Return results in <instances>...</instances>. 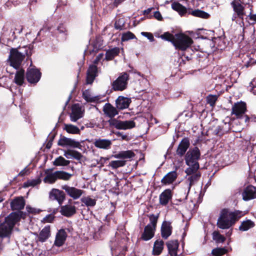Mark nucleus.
I'll use <instances>...</instances> for the list:
<instances>
[{
	"mask_svg": "<svg viewBox=\"0 0 256 256\" xmlns=\"http://www.w3.org/2000/svg\"><path fill=\"white\" fill-rule=\"evenodd\" d=\"M104 114L110 118L108 120L110 126H114L118 130H126L131 129L136 126V124L134 120H119L115 118H112L118 114L116 109L110 103H106L103 107Z\"/></svg>",
	"mask_w": 256,
	"mask_h": 256,
	"instance_id": "f257e3e1",
	"label": "nucleus"
},
{
	"mask_svg": "<svg viewBox=\"0 0 256 256\" xmlns=\"http://www.w3.org/2000/svg\"><path fill=\"white\" fill-rule=\"evenodd\" d=\"M22 212H13L5 218V221L0 224V238H8L11 234L16 224L20 220Z\"/></svg>",
	"mask_w": 256,
	"mask_h": 256,
	"instance_id": "f03ea898",
	"label": "nucleus"
},
{
	"mask_svg": "<svg viewBox=\"0 0 256 256\" xmlns=\"http://www.w3.org/2000/svg\"><path fill=\"white\" fill-rule=\"evenodd\" d=\"M200 155V151L198 148L195 147L193 149H190L186 154L185 160L186 164L189 166L185 172L187 174H191L198 170L200 168L198 162Z\"/></svg>",
	"mask_w": 256,
	"mask_h": 256,
	"instance_id": "7ed1b4c3",
	"label": "nucleus"
},
{
	"mask_svg": "<svg viewBox=\"0 0 256 256\" xmlns=\"http://www.w3.org/2000/svg\"><path fill=\"white\" fill-rule=\"evenodd\" d=\"M238 212H230L222 210L217 222L218 226L222 229H228L238 220Z\"/></svg>",
	"mask_w": 256,
	"mask_h": 256,
	"instance_id": "20e7f679",
	"label": "nucleus"
},
{
	"mask_svg": "<svg viewBox=\"0 0 256 256\" xmlns=\"http://www.w3.org/2000/svg\"><path fill=\"white\" fill-rule=\"evenodd\" d=\"M149 218L150 223L144 228V231L141 236V238L145 241L148 240L154 237L158 220V216L154 214L150 215Z\"/></svg>",
	"mask_w": 256,
	"mask_h": 256,
	"instance_id": "39448f33",
	"label": "nucleus"
},
{
	"mask_svg": "<svg viewBox=\"0 0 256 256\" xmlns=\"http://www.w3.org/2000/svg\"><path fill=\"white\" fill-rule=\"evenodd\" d=\"M192 40L183 34H176L174 46L176 49L184 50L192 44Z\"/></svg>",
	"mask_w": 256,
	"mask_h": 256,
	"instance_id": "423d86ee",
	"label": "nucleus"
},
{
	"mask_svg": "<svg viewBox=\"0 0 256 256\" xmlns=\"http://www.w3.org/2000/svg\"><path fill=\"white\" fill-rule=\"evenodd\" d=\"M24 55L18 51L16 48H12L9 56L10 66L15 69H18L24 58Z\"/></svg>",
	"mask_w": 256,
	"mask_h": 256,
	"instance_id": "0eeeda50",
	"label": "nucleus"
},
{
	"mask_svg": "<svg viewBox=\"0 0 256 256\" xmlns=\"http://www.w3.org/2000/svg\"><path fill=\"white\" fill-rule=\"evenodd\" d=\"M129 76L126 72L122 73L120 76L113 82L112 89L114 91H122L125 90L128 85Z\"/></svg>",
	"mask_w": 256,
	"mask_h": 256,
	"instance_id": "6e6552de",
	"label": "nucleus"
},
{
	"mask_svg": "<svg viewBox=\"0 0 256 256\" xmlns=\"http://www.w3.org/2000/svg\"><path fill=\"white\" fill-rule=\"evenodd\" d=\"M62 188L73 200L78 199L84 192V191L74 186H70L67 184L62 186Z\"/></svg>",
	"mask_w": 256,
	"mask_h": 256,
	"instance_id": "1a4fd4ad",
	"label": "nucleus"
},
{
	"mask_svg": "<svg viewBox=\"0 0 256 256\" xmlns=\"http://www.w3.org/2000/svg\"><path fill=\"white\" fill-rule=\"evenodd\" d=\"M58 144L62 146H70L72 148H80L81 145L80 142L74 139L61 136L58 141Z\"/></svg>",
	"mask_w": 256,
	"mask_h": 256,
	"instance_id": "9d476101",
	"label": "nucleus"
},
{
	"mask_svg": "<svg viewBox=\"0 0 256 256\" xmlns=\"http://www.w3.org/2000/svg\"><path fill=\"white\" fill-rule=\"evenodd\" d=\"M49 198L51 200H56L60 205H62L66 199V195L63 191L52 188L49 193Z\"/></svg>",
	"mask_w": 256,
	"mask_h": 256,
	"instance_id": "9b49d317",
	"label": "nucleus"
},
{
	"mask_svg": "<svg viewBox=\"0 0 256 256\" xmlns=\"http://www.w3.org/2000/svg\"><path fill=\"white\" fill-rule=\"evenodd\" d=\"M84 116V111L79 104H74L72 106V112L70 114V120L74 122L77 121Z\"/></svg>",
	"mask_w": 256,
	"mask_h": 256,
	"instance_id": "f8f14e48",
	"label": "nucleus"
},
{
	"mask_svg": "<svg viewBox=\"0 0 256 256\" xmlns=\"http://www.w3.org/2000/svg\"><path fill=\"white\" fill-rule=\"evenodd\" d=\"M41 74L36 69L28 68V70L26 77L28 81L30 83H36L40 78Z\"/></svg>",
	"mask_w": 256,
	"mask_h": 256,
	"instance_id": "ddd939ff",
	"label": "nucleus"
},
{
	"mask_svg": "<svg viewBox=\"0 0 256 256\" xmlns=\"http://www.w3.org/2000/svg\"><path fill=\"white\" fill-rule=\"evenodd\" d=\"M242 196L243 200L246 201L256 198V188L252 186H247L242 192Z\"/></svg>",
	"mask_w": 256,
	"mask_h": 256,
	"instance_id": "4468645a",
	"label": "nucleus"
},
{
	"mask_svg": "<svg viewBox=\"0 0 256 256\" xmlns=\"http://www.w3.org/2000/svg\"><path fill=\"white\" fill-rule=\"evenodd\" d=\"M246 111V104L240 102L235 104L232 108V114H235L238 118H240Z\"/></svg>",
	"mask_w": 256,
	"mask_h": 256,
	"instance_id": "2eb2a0df",
	"label": "nucleus"
},
{
	"mask_svg": "<svg viewBox=\"0 0 256 256\" xmlns=\"http://www.w3.org/2000/svg\"><path fill=\"white\" fill-rule=\"evenodd\" d=\"M231 6L237 16L243 20L244 16L245 15L244 6L238 0H234L231 2Z\"/></svg>",
	"mask_w": 256,
	"mask_h": 256,
	"instance_id": "dca6fc26",
	"label": "nucleus"
},
{
	"mask_svg": "<svg viewBox=\"0 0 256 256\" xmlns=\"http://www.w3.org/2000/svg\"><path fill=\"white\" fill-rule=\"evenodd\" d=\"M190 141L188 138H183L179 144L176 151V154L179 156H182L185 154L190 146Z\"/></svg>",
	"mask_w": 256,
	"mask_h": 256,
	"instance_id": "f3484780",
	"label": "nucleus"
},
{
	"mask_svg": "<svg viewBox=\"0 0 256 256\" xmlns=\"http://www.w3.org/2000/svg\"><path fill=\"white\" fill-rule=\"evenodd\" d=\"M172 227L171 222L168 221H164L161 226V234L162 236L167 239L172 234Z\"/></svg>",
	"mask_w": 256,
	"mask_h": 256,
	"instance_id": "a211bd4d",
	"label": "nucleus"
},
{
	"mask_svg": "<svg viewBox=\"0 0 256 256\" xmlns=\"http://www.w3.org/2000/svg\"><path fill=\"white\" fill-rule=\"evenodd\" d=\"M76 212V207L70 204H66L60 207V212L66 217H70Z\"/></svg>",
	"mask_w": 256,
	"mask_h": 256,
	"instance_id": "6ab92c4d",
	"label": "nucleus"
},
{
	"mask_svg": "<svg viewBox=\"0 0 256 256\" xmlns=\"http://www.w3.org/2000/svg\"><path fill=\"white\" fill-rule=\"evenodd\" d=\"M172 191L170 189L164 190L160 195L159 197L160 204L162 206L166 205L169 200L172 198Z\"/></svg>",
	"mask_w": 256,
	"mask_h": 256,
	"instance_id": "aec40b11",
	"label": "nucleus"
},
{
	"mask_svg": "<svg viewBox=\"0 0 256 256\" xmlns=\"http://www.w3.org/2000/svg\"><path fill=\"white\" fill-rule=\"evenodd\" d=\"M94 145L96 148L108 150L110 148L112 145L111 140L107 139H96L94 142Z\"/></svg>",
	"mask_w": 256,
	"mask_h": 256,
	"instance_id": "412c9836",
	"label": "nucleus"
},
{
	"mask_svg": "<svg viewBox=\"0 0 256 256\" xmlns=\"http://www.w3.org/2000/svg\"><path fill=\"white\" fill-rule=\"evenodd\" d=\"M25 202L22 197L14 198L10 202V206L12 210H21L24 208Z\"/></svg>",
	"mask_w": 256,
	"mask_h": 256,
	"instance_id": "4be33fe9",
	"label": "nucleus"
},
{
	"mask_svg": "<svg viewBox=\"0 0 256 256\" xmlns=\"http://www.w3.org/2000/svg\"><path fill=\"white\" fill-rule=\"evenodd\" d=\"M67 234L65 230L63 229L60 230L57 233L54 241V245L58 246H60L64 244Z\"/></svg>",
	"mask_w": 256,
	"mask_h": 256,
	"instance_id": "5701e85b",
	"label": "nucleus"
},
{
	"mask_svg": "<svg viewBox=\"0 0 256 256\" xmlns=\"http://www.w3.org/2000/svg\"><path fill=\"white\" fill-rule=\"evenodd\" d=\"M97 73V67L94 65L90 66L87 71L86 83L91 84L94 82Z\"/></svg>",
	"mask_w": 256,
	"mask_h": 256,
	"instance_id": "b1692460",
	"label": "nucleus"
},
{
	"mask_svg": "<svg viewBox=\"0 0 256 256\" xmlns=\"http://www.w3.org/2000/svg\"><path fill=\"white\" fill-rule=\"evenodd\" d=\"M116 108L120 110L128 108L130 103V100L124 96H119L116 101Z\"/></svg>",
	"mask_w": 256,
	"mask_h": 256,
	"instance_id": "393cba45",
	"label": "nucleus"
},
{
	"mask_svg": "<svg viewBox=\"0 0 256 256\" xmlns=\"http://www.w3.org/2000/svg\"><path fill=\"white\" fill-rule=\"evenodd\" d=\"M82 97L87 102H98L100 100V96H93L89 90H86L82 92Z\"/></svg>",
	"mask_w": 256,
	"mask_h": 256,
	"instance_id": "a878e982",
	"label": "nucleus"
},
{
	"mask_svg": "<svg viewBox=\"0 0 256 256\" xmlns=\"http://www.w3.org/2000/svg\"><path fill=\"white\" fill-rule=\"evenodd\" d=\"M188 175L190 176L186 180V182L188 185V192H189L191 186L194 185L196 182L199 180L201 174L200 172H197V171H196V172Z\"/></svg>",
	"mask_w": 256,
	"mask_h": 256,
	"instance_id": "bb28decb",
	"label": "nucleus"
},
{
	"mask_svg": "<svg viewBox=\"0 0 256 256\" xmlns=\"http://www.w3.org/2000/svg\"><path fill=\"white\" fill-rule=\"evenodd\" d=\"M168 252L171 256H176L178 243L177 240H170L166 243Z\"/></svg>",
	"mask_w": 256,
	"mask_h": 256,
	"instance_id": "cd10ccee",
	"label": "nucleus"
},
{
	"mask_svg": "<svg viewBox=\"0 0 256 256\" xmlns=\"http://www.w3.org/2000/svg\"><path fill=\"white\" fill-rule=\"evenodd\" d=\"M50 226H47L42 229L40 232L38 240L43 242H45L50 236Z\"/></svg>",
	"mask_w": 256,
	"mask_h": 256,
	"instance_id": "c85d7f7f",
	"label": "nucleus"
},
{
	"mask_svg": "<svg viewBox=\"0 0 256 256\" xmlns=\"http://www.w3.org/2000/svg\"><path fill=\"white\" fill-rule=\"evenodd\" d=\"M255 32V28L253 26L250 24L246 25L244 26L242 28V39L244 38L245 36L250 37L252 39L254 38V34Z\"/></svg>",
	"mask_w": 256,
	"mask_h": 256,
	"instance_id": "c756f323",
	"label": "nucleus"
},
{
	"mask_svg": "<svg viewBox=\"0 0 256 256\" xmlns=\"http://www.w3.org/2000/svg\"><path fill=\"white\" fill-rule=\"evenodd\" d=\"M177 177L176 172L172 171L166 174L162 180V182L164 184H172L175 180Z\"/></svg>",
	"mask_w": 256,
	"mask_h": 256,
	"instance_id": "7c9ffc66",
	"label": "nucleus"
},
{
	"mask_svg": "<svg viewBox=\"0 0 256 256\" xmlns=\"http://www.w3.org/2000/svg\"><path fill=\"white\" fill-rule=\"evenodd\" d=\"M172 8L174 10L178 12L181 16H184L188 12L186 8L178 2H173L172 4Z\"/></svg>",
	"mask_w": 256,
	"mask_h": 256,
	"instance_id": "2f4dec72",
	"label": "nucleus"
},
{
	"mask_svg": "<svg viewBox=\"0 0 256 256\" xmlns=\"http://www.w3.org/2000/svg\"><path fill=\"white\" fill-rule=\"evenodd\" d=\"M135 156L134 152L132 150L122 151L114 156L116 158L128 159L134 157Z\"/></svg>",
	"mask_w": 256,
	"mask_h": 256,
	"instance_id": "473e14b6",
	"label": "nucleus"
},
{
	"mask_svg": "<svg viewBox=\"0 0 256 256\" xmlns=\"http://www.w3.org/2000/svg\"><path fill=\"white\" fill-rule=\"evenodd\" d=\"M164 242L162 240H156L154 243L153 254L156 256L160 254L164 248Z\"/></svg>",
	"mask_w": 256,
	"mask_h": 256,
	"instance_id": "72a5a7b5",
	"label": "nucleus"
},
{
	"mask_svg": "<svg viewBox=\"0 0 256 256\" xmlns=\"http://www.w3.org/2000/svg\"><path fill=\"white\" fill-rule=\"evenodd\" d=\"M24 70L22 69H21L16 72L14 80L16 84L19 86H21L24 83Z\"/></svg>",
	"mask_w": 256,
	"mask_h": 256,
	"instance_id": "f704fd0d",
	"label": "nucleus"
},
{
	"mask_svg": "<svg viewBox=\"0 0 256 256\" xmlns=\"http://www.w3.org/2000/svg\"><path fill=\"white\" fill-rule=\"evenodd\" d=\"M120 53V48H114L106 52V59L108 60H112L116 56Z\"/></svg>",
	"mask_w": 256,
	"mask_h": 256,
	"instance_id": "c9c22d12",
	"label": "nucleus"
},
{
	"mask_svg": "<svg viewBox=\"0 0 256 256\" xmlns=\"http://www.w3.org/2000/svg\"><path fill=\"white\" fill-rule=\"evenodd\" d=\"M188 13V14H190L194 16L203 18H208L210 16V14L208 13L200 10L189 11Z\"/></svg>",
	"mask_w": 256,
	"mask_h": 256,
	"instance_id": "e433bc0d",
	"label": "nucleus"
},
{
	"mask_svg": "<svg viewBox=\"0 0 256 256\" xmlns=\"http://www.w3.org/2000/svg\"><path fill=\"white\" fill-rule=\"evenodd\" d=\"M254 226V224L253 222L250 220H246L242 222L239 226V230L242 231H246Z\"/></svg>",
	"mask_w": 256,
	"mask_h": 256,
	"instance_id": "4c0bfd02",
	"label": "nucleus"
},
{
	"mask_svg": "<svg viewBox=\"0 0 256 256\" xmlns=\"http://www.w3.org/2000/svg\"><path fill=\"white\" fill-rule=\"evenodd\" d=\"M70 163V161L66 160L62 156H60L55 159L53 164L55 166H66Z\"/></svg>",
	"mask_w": 256,
	"mask_h": 256,
	"instance_id": "58836bf2",
	"label": "nucleus"
},
{
	"mask_svg": "<svg viewBox=\"0 0 256 256\" xmlns=\"http://www.w3.org/2000/svg\"><path fill=\"white\" fill-rule=\"evenodd\" d=\"M56 174L57 180L60 179L64 180H69L72 176L71 174L64 171H56Z\"/></svg>",
	"mask_w": 256,
	"mask_h": 256,
	"instance_id": "ea45409f",
	"label": "nucleus"
},
{
	"mask_svg": "<svg viewBox=\"0 0 256 256\" xmlns=\"http://www.w3.org/2000/svg\"><path fill=\"white\" fill-rule=\"evenodd\" d=\"M64 130L68 133L72 134H78L80 132V129L77 126L71 124H65Z\"/></svg>",
	"mask_w": 256,
	"mask_h": 256,
	"instance_id": "a19ab883",
	"label": "nucleus"
},
{
	"mask_svg": "<svg viewBox=\"0 0 256 256\" xmlns=\"http://www.w3.org/2000/svg\"><path fill=\"white\" fill-rule=\"evenodd\" d=\"M80 200L88 207L94 206L96 204V200L92 198L90 196L83 197Z\"/></svg>",
	"mask_w": 256,
	"mask_h": 256,
	"instance_id": "79ce46f5",
	"label": "nucleus"
},
{
	"mask_svg": "<svg viewBox=\"0 0 256 256\" xmlns=\"http://www.w3.org/2000/svg\"><path fill=\"white\" fill-rule=\"evenodd\" d=\"M57 180L56 172L48 174L44 179V182L46 183L54 184Z\"/></svg>",
	"mask_w": 256,
	"mask_h": 256,
	"instance_id": "37998d69",
	"label": "nucleus"
},
{
	"mask_svg": "<svg viewBox=\"0 0 256 256\" xmlns=\"http://www.w3.org/2000/svg\"><path fill=\"white\" fill-rule=\"evenodd\" d=\"M126 164V161L125 160H112L111 161L108 166L112 168L113 169H116L120 167H122Z\"/></svg>",
	"mask_w": 256,
	"mask_h": 256,
	"instance_id": "c03bdc74",
	"label": "nucleus"
},
{
	"mask_svg": "<svg viewBox=\"0 0 256 256\" xmlns=\"http://www.w3.org/2000/svg\"><path fill=\"white\" fill-rule=\"evenodd\" d=\"M160 37L162 40L171 42L174 44L175 40L176 34L174 36L168 32H166L164 34L160 35Z\"/></svg>",
	"mask_w": 256,
	"mask_h": 256,
	"instance_id": "a18cd8bd",
	"label": "nucleus"
},
{
	"mask_svg": "<svg viewBox=\"0 0 256 256\" xmlns=\"http://www.w3.org/2000/svg\"><path fill=\"white\" fill-rule=\"evenodd\" d=\"M212 238L217 243H222L226 240V238L222 235L220 234L219 232L216 231L213 232Z\"/></svg>",
	"mask_w": 256,
	"mask_h": 256,
	"instance_id": "49530a36",
	"label": "nucleus"
},
{
	"mask_svg": "<svg viewBox=\"0 0 256 256\" xmlns=\"http://www.w3.org/2000/svg\"><path fill=\"white\" fill-rule=\"evenodd\" d=\"M40 182L41 180L39 178L37 179L28 180L26 182L24 183V186L25 188H28L29 186H34L40 184Z\"/></svg>",
	"mask_w": 256,
	"mask_h": 256,
	"instance_id": "de8ad7c7",
	"label": "nucleus"
},
{
	"mask_svg": "<svg viewBox=\"0 0 256 256\" xmlns=\"http://www.w3.org/2000/svg\"><path fill=\"white\" fill-rule=\"evenodd\" d=\"M226 250L224 248H218L213 249L212 254L214 256H222L226 252Z\"/></svg>",
	"mask_w": 256,
	"mask_h": 256,
	"instance_id": "09e8293b",
	"label": "nucleus"
},
{
	"mask_svg": "<svg viewBox=\"0 0 256 256\" xmlns=\"http://www.w3.org/2000/svg\"><path fill=\"white\" fill-rule=\"evenodd\" d=\"M134 38L136 39L134 34L130 32H128L123 34L122 36V42L128 41Z\"/></svg>",
	"mask_w": 256,
	"mask_h": 256,
	"instance_id": "8fccbe9b",
	"label": "nucleus"
},
{
	"mask_svg": "<svg viewBox=\"0 0 256 256\" xmlns=\"http://www.w3.org/2000/svg\"><path fill=\"white\" fill-rule=\"evenodd\" d=\"M218 96L216 95H209L207 96V102L210 106H214L217 100Z\"/></svg>",
	"mask_w": 256,
	"mask_h": 256,
	"instance_id": "3c124183",
	"label": "nucleus"
},
{
	"mask_svg": "<svg viewBox=\"0 0 256 256\" xmlns=\"http://www.w3.org/2000/svg\"><path fill=\"white\" fill-rule=\"evenodd\" d=\"M141 34L147 38L150 42H154V37L152 33L148 32H142Z\"/></svg>",
	"mask_w": 256,
	"mask_h": 256,
	"instance_id": "603ef678",
	"label": "nucleus"
},
{
	"mask_svg": "<svg viewBox=\"0 0 256 256\" xmlns=\"http://www.w3.org/2000/svg\"><path fill=\"white\" fill-rule=\"evenodd\" d=\"M72 158L76 160H80L82 158V155L80 152L72 150Z\"/></svg>",
	"mask_w": 256,
	"mask_h": 256,
	"instance_id": "864d4df0",
	"label": "nucleus"
},
{
	"mask_svg": "<svg viewBox=\"0 0 256 256\" xmlns=\"http://www.w3.org/2000/svg\"><path fill=\"white\" fill-rule=\"evenodd\" d=\"M54 216L52 214H48L44 218V220L48 222H51L54 219Z\"/></svg>",
	"mask_w": 256,
	"mask_h": 256,
	"instance_id": "5fc2aeb1",
	"label": "nucleus"
},
{
	"mask_svg": "<svg viewBox=\"0 0 256 256\" xmlns=\"http://www.w3.org/2000/svg\"><path fill=\"white\" fill-rule=\"evenodd\" d=\"M64 156L68 158H72V150H68L64 152Z\"/></svg>",
	"mask_w": 256,
	"mask_h": 256,
	"instance_id": "6e6d98bb",
	"label": "nucleus"
},
{
	"mask_svg": "<svg viewBox=\"0 0 256 256\" xmlns=\"http://www.w3.org/2000/svg\"><path fill=\"white\" fill-rule=\"evenodd\" d=\"M57 30L60 33H65L66 32V29L64 27L62 24H60L57 28Z\"/></svg>",
	"mask_w": 256,
	"mask_h": 256,
	"instance_id": "4d7b16f0",
	"label": "nucleus"
},
{
	"mask_svg": "<svg viewBox=\"0 0 256 256\" xmlns=\"http://www.w3.org/2000/svg\"><path fill=\"white\" fill-rule=\"evenodd\" d=\"M154 17L158 20H162V18L160 12H155L154 14Z\"/></svg>",
	"mask_w": 256,
	"mask_h": 256,
	"instance_id": "13d9d810",
	"label": "nucleus"
},
{
	"mask_svg": "<svg viewBox=\"0 0 256 256\" xmlns=\"http://www.w3.org/2000/svg\"><path fill=\"white\" fill-rule=\"evenodd\" d=\"M119 22L120 20L116 22L114 24V28L116 30H121L122 29L123 24H120Z\"/></svg>",
	"mask_w": 256,
	"mask_h": 256,
	"instance_id": "bf43d9fd",
	"label": "nucleus"
},
{
	"mask_svg": "<svg viewBox=\"0 0 256 256\" xmlns=\"http://www.w3.org/2000/svg\"><path fill=\"white\" fill-rule=\"evenodd\" d=\"M248 17L249 18L250 20L256 23V14H252V12H250Z\"/></svg>",
	"mask_w": 256,
	"mask_h": 256,
	"instance_id": "052dcab7",
	"label": "nucleus"
},
{
	"mask_svg": "<svg viewBox=\"0 0 256 256\" xmlns=\"http://www.w3.org/2000/svg\"><path fill=\"white\" fill-rule=\"evenodd\" d=\"M108 160V158L102 157L100 160L98 164H100V166H104V162Z\"/></svg>",
	"mask_w": 256,
	"mask_h": 256,
	"instance_id": "680f3d73",
	"label": "nucleus"
},
{
	"mask_svg": "<svg viewBox=\"0 0 256 256\" xmlns=\"http://www.w3.org/2000/svg\"><path fill=\"white\" fill-rule=\"evenodd\" d=\"M116 134L118 136L122 138L124 140H126L127 138V136L124 134L122 132H118L116 133Z\"/></svg>",
	"mask_w": 256,
	"mask_h": 256,
	"instance_id": "e2e57ef3",
	"label": "nucleus"
},
{
	"mask_svg": "<svg viewBox=\"0 0 256 256\" xmlns=\"http://www.w3.org/2000/svg\"><path fill=\"white\" fill-rule=\"evenodd\" d=\"M103 56V54H98L94 61V64H98V62L102 58Z\"/></svg>",
	"mask_w": 256,
	"mask_h": 256,
	"instance_id": "0e129e2a",
	"label": "nucleus"
},
{
	"mask_svg": "<svg viewBox=\"0 0 256 256\" xmlns=\"http://www.w3.org/2000/svg\"><path fill=\"white\" fill-rule=\"evenodd\" d=\"M54 138V136H53L52 138L48 141V144H46V148H50L52 145V141Z\"/></svg>",
	"mask_w": 256,
	"mask_h": 256,
	"instance_id": "69168bd1",
	"label": "nucleus"
},
{
	"mask_svg": "<svg viewBox=\"0 0 256 256\" xmlns=\"http://www.w3.org/2000/svg\"><path fill=\"white\" fill-rule=\"evenodd\" d=\"M222 129L220 126H218L214 130V132H216V134L218 135H221L222 134V133L220 132Z\"/></svg>",
	"mask_w": 256,
	"mask_h": 256,
	"instance_id": "338daca9",
	"label": "nucleus"
},
{
	"mask_svg": "<svg viewBox=\"0 0 256 256\" xmlns=\"http://www.w3.org/2000/svg\"><path fill=\"white\" fill-rule=\"evenodd\" d=\"M152 8H148L147 10H144L143 12L144 14H149L150 12L152 11Z\"/></svg>",
	"mask_w": 256,
	"mask_h": 256,
	"instance_id": "774afa93",
	"label": "nucleus"
}]
</instances>
